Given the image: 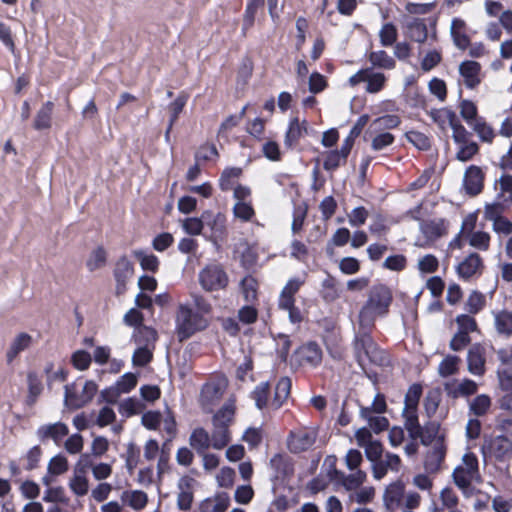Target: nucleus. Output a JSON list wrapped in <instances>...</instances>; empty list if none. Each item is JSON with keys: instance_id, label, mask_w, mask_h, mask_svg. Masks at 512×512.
<instances>
[{"instance_id": "cd10ccee", "label": "nucleus", "mask_w": 512, "mask_h": 512, "mask_svg": "<svg viewBox=\"0 0 512 512\" xmlns=\"http://www.w3.org/2000/svg\"><path fill=\"white\" fill-rule=\"evenodd\" d=\"M368 61L374 68L392 70L396 67L395 59L384 50L370 52L368 54Z\"/></svg>"}, {"instance_id": "a211bd4d", "label": "nucleus", "mask_w": 512, "mask_h": 512, "mask_svg": "<svg viewBox=\"0 0 512 512\" xmlns=\"http://www.w3.org/2000/svg\"><path fill=\"white\" fill-rule=\"evenodd\" d=\"M485 351L479 345H473L467 353L468 371L475 376H482L485 373Z\"/></svg>"}, {"instance_id": "09e8293b", "label": "nucleus", "mask_w": 512, "mask_h": 512, "mask_svg": "<svg viewBox=\"0 0 512 512\" xmlns=\"http://www.w3.org/2000/svg\"><path fill=\"white\" fill-rule=\"evenodd\" d=\"M471 127L482 141L487 143L493 141L495 137L494 129L483 118H480Z\"/></svg>"}, {"instance_id": "f257e3e1", "label": "nucleus", "mask_w": 512, "mask_h": 512, "mask_svg": "<svg viewBox=\"0 0 512 512\" xmlns=\"http://www.w3.org/2000/svg\"><path fill=\"white\" fill-rule=\"evenodd\" d=\"M393 302L391 289L382 283L374 284L368 291L367 299L359 311V325L373 328L377 318L388 315Z\"/></svg>"}, {"instance_id": "2f4dec72", "label": "nucleus", "mask_w": 512, "mask_h": 512, "mask_svg": "<svg viewBox=\"0 0 512 512\" xmlns=\"http://www.w3.org/2000/svg\"><path fill=\"white\" fill-rule=\"evenodd\" d=\"M403 416L405 418V428L408 430L410 436L414 439L420 437L422 428L418 421L417 408L404 406Z\"/></svg>"}, {"instance_id": "5701e85b", "label": "nucleus", "mask_w": 512, "mask_h": 512, "mask_svg": "<svg viewBox=\"0 0 512 512\" xmlns=\"http://www.w3.org/2000/svg\"><path fill=\"white\" fill-rule=\"evenodd\" d=\"M407 36L418 43H424L428 38V29L424 20L411 18L405 20Z\"/></svg>"}, {"instance_id": "473e14b6", "label": "nucleus", "mask_w": 512, "mask_h": 512, "mask_svg": "<svg viewBox=\"0 0 512 512\" xmlns=\"http://www.w3.org/2000/svg\"><path fill=\"white\" fill-rule=\"evenodd\" d=\"M491 398L487 394H480L469 401V414L475 417H482L488 413L491 408Z\"/></svg>"}, {"instance_id": "a18cd8bd", "label": "nucleus", "mask_w": 512, "mask_h": 512, "mask_svg": "<svg viewBox=\"0 0 512 512\" xmlns=\"http://www.w3.org/2000/svg\"><path fill=\"white\" fill-rule=\"evenodd\" d=\"M366 83V91L368 93H378L383 89L386 83V76L381 72H374L369 68Z\"/></svg>"}, {"instance_id": "e433bc0d", "label": "nucleus", "mask_w": 512, "mask_h": 512, "mask_svg": "<svg viewBox=\"0 0 512 512\" xmlns=\"http://www.w3.org/2000/svg\"><path fill=\"white\" fill-rule=\"evenodd\" d=\"M291 385L292 383L290 378L281 377L279 379L275 387V394L272 402V405L275 409L280 408L284 401L288 398L290 395Z\"/></svg>"}, {"instance_id": "a878e982", "label": "nucleus", "mask_w": 512, "mask_h": 512, "mask_svg": "<svg viewBox=\"0 0 512 512\" xmlns=\"http://www.w3.org/2000/svg\"><path fill=\"white\" fill-rule=\"evenodd\" d=\"M446 118H448V125L452 129V137L457 144L465 143L467 141L468 131L460 123L457 115L454 111L441 112Z\"/></svg>"}, {"instance_id": "39448f33", "label": "nucleus", "mask_w": 512, "mask_h": 512, "mask_svg": "<svg viewBox=\"0 0 512 512\" xmlns=\"http://www.w3.org/2000/svg\"><path fill=\"white\" fill-rule=\"evenodd\" d=\"M97 385L94 381L80 380L65 386L64 404L69 409H79L88 404L97 392Z\"/></svg>"}, {"instance_id": "bf43d9fd", "label": "nucleus", "mask_w": 512, "mask_h": 512, "mask_svg": "<svg viewBox=\"0 0 512 512\" xmlns=\"http://www.w3.org/2000/svg\"><path fill=\"white\" fill-rule=\"evenodd\" d=\"M106 251L103 247L94 249L87 260V267L90 271H95L103 267L106 263Z\"/></svg>"}, {"instance_id": "6e6d98bb", "label": "nucleus", "mask_w": 512, "mask_h": 512, "mask_svg": "<svg viewBox=\"0 0 512 512\" xmlns=\"http://www.w3.org/2000/svg\"><path fill=\"white\" fill-rule=\"evenodd\" d=\"M460 358L454 355H448L439 364L438 372L442 377L453 375L458 368Z\"/></svg>"}, {"instance_id": "ea45409f", "label": "nucleus", "mask_w": 512, "mask_h": 512, "mask_svg": "<svg viewBox=\"0 0 512 512\" xmlns=\"http://www.w3.org/2000/svg\"><path fill=\"white\" fill-rule=\"evenodd\" d=\"M133 338L137 345L149 347L156 341L157 333L153 328L143 325L135 329Z\"/></svg>"}, {"instance_id": "c9c22d12", "label": "nucleus", "mask_w": 512, "mask_h": 512, "mask_svg": "<svg viewBox=\"0 0 512 512\" xmlns=\"http://www.w3.org/2000/svg\"><path fill=\"white\" fill-rule=\"evenodd\" d=\"M494 325L499 334L512 335V312L502 310L494 313Z\"/></svg>"}, {"instance_id": "8fccbe9b", "label": "nucleus", "mask_w": 512, "mask_h": 512, "mask_svg": "<svg viewBox=\"0 0 512 512\" xmlns=\"http://www.w3.org/2000/svg\"><path fill=\"white\" fill-rule=\"evenodd\" d=\"M188 101V96L184 93L179 94L176 99L171 102L168 106V110L170 113L169 124L173 126L177 121L180 113L183 111L186 103Z\"/></svg>"}, {"instance_id": "58836bf2", "label": "nucleus", "mask_w": 512, "mask_h": 512, "mask_svg": "<svg viewBox=\"0 0 512 512\" xmlns=\"http://www.w3.org/2000/svg\"><path fill=\"white\" fill-rule=\"evenodd\" d=\"M224 388L225 385L222 382L206 383L201 390L202 400L213 404L222 397Z\"/></svg>"}, {"instance_id": "603ef678", "label": "nucleus", "mask_w": 512, "mask_h": 512, "mask_svg": "<svg viewBox=\"0 0 512 512\" xmlns=\"http://www.w3.org/2000/svg\"><path fill=\"white\" fill-rule=\"evenodd\" d=\"M135 257L139 260L143 270L156 272L159 267V259L154 254H148L144 251H135Z\"/></svg>"}, {"instance_id": "c756f323", "label": "nucleus", "mask_w": 512, "mask_h": 512, "mask_svg": "<svg viewBox=\"0 0 512 512\" xmlns=\"http://www.w3.org/2000/svg\"><path fill=\"white\" fill-rule=\"evenodd\" d=\"M32 342V337L28 333H20L18 334L14 340L12 341L6 357L8 362H12L20 352L29 348Z\"/></svg>"}, {"instance_id": "0e129e2a", "label": "nucleus", "mask_w": 512, "mask_h": 512, "mask_svg": "<svg viewBox=\"0 0 512 512\" xmlns=\"http://www.w3.org/2000/svg\"><path fill=\"white\" fill-rule=\"evenodd\" d=\"M141 409V403L135 398H127L119 404V413L126 417L138 414Z\"/></svg>"}, {"instance_id": "72a5a7b5", "label": "nucleus", "mask_w": 512, "mask_h": 512, "mask_svg": "<svg viewBox=\"0 0 512 512\" xmlns=\"http://www.w3.org/2000/svg\"><path fill=\"white\" fill-rule=\"evenodd\" d=\"M54 109V104L51 101H47L42 105L39 111L36 114L34 120V128L36 130H44L51 127V118L52 112Z\"/></svg>"}, {"instance_id": "13d9d810", "label": "nucleus", "mask_w": 512, "mask_h": 512, "mask_svg": "<svg viewBox=\"0 0 512 512\" xmlns=\"http://www.w3.org/2000/svg\"><path fill=\"white\" fill-rule=\"evenodd\" d=\"M405 136L406 139L419 150H427L430 148V140L422 132L411 130L406 132Z\"/></svg>"}, {"instance_id": "864d4df0", "label": "nucleus", "mask_w": 512, "mask_h": 512, "mask_svg": "<svg viewBox=\"0 0 512 512\" xmlns=\"http://www.w3.org/2000/svg\"><path fill=\"white\" fill-rule=\"evenodd\" d=\"M397 29L392 23H385L379 31L380 43L384 47L392 46L397 40Z\"/></svg>"}, {"instance_id": "37998d69", "label": "nucleus", "mask_w": 512, "mask_h": 512, "mask_svg": "<svg viewBox=\"0 0 512 512\" xmlns=\"http://www.w3.org/2000/svg\"><path fill=\"white\" fill-rule=\"evenodd\" d=\"M459 109L461 117L469 126H472L481 118L478 117V110L476 104L470 100H462L459 104Z\"/></svg>"}, {"instance_id": "0eeeda50", "label": "nucleus", "mask_w": 512, "mask_h": 512, "mask_svg": "<svg viewBox=\"0 0 512 512\" xmlns=\"http://www.w3.org/2000/svg\"><path fill=\"white\" fill-rule=\"evenodd\" d=\"M452 476L455 485L466 493L473 481L480 480L477 456L471 452L464 454L462 463L454 469Z\"/></svg>"}, {"instance_id": "c85d7f7f", "label": "nucleus", "mask_w": 512, "mask_h": 512, "mask_svg": "<svg viewBox=\"0 0 512 512\" xmlns=\"http://www.w3.org/2000/svg\"><path fill=\"white\" fill-rule=\"evenodd\" d=\"M121 500L134 510H142L147 505L148 497L141 490H126L122 492Z\"/></svg>"}, {"instance_id": "20e7f679", "label": "nucleus", "mask_w": 512, "mask_h": 512, "mask_svg": "<svg viewBox=\"0 0 512 512\" xmlns=\"http://www.w3.org/2000/svg\"><path fill=\"white\" fill-rule=\"evenodd\" d=\"M372 328H363L359 325V331L355 335L354 350L359 364L369 361L376 364H383L384 355L373 341L370 330Z\"/></svg>"}, {"instance_id": "4be33fe9", "label": "nucleus", "mask_w": 512, "mask_h": 512, "mask_svg": "<svg viewBox=\"0 0 512 512\" xmlns=\"http://www.w3.org/2000/svg\"><path fill=\"white\" fill-rule=\"evenodd\" d=\"M307 128L305 120L300 121L297 117L292 118L285 134L284 145L287 148H292L307 133Z\"/></svg>"}, {"instance_id": "6ab92c4d", "label": "nucleus", "mask_w": 512, "mask_h": 512, "mask_svg": "<svg viewBox=\"0 0 512 512\" xmlns=\"http://www.w3.org/2000/svg\"><path fill=\"white\" fill-rule=\"evenodd\" d=\"M204 220V226H207L211 230L210 239L213 242H217L218 238H221L225 233V216L221 213L214 214L211 211H205L202 213Z\"/></svg>"}, {"instance_id": "774afa93", "label": "nucleus", "mask_w": 512, "mask_h": 512, "mask_svg": "<svg viewBox=\"0 0 512 512\" xmlns=\"http://www.w3.org/2000/svg\"><path fill=\"white\" fill-rule=\"evenodd\" d=\"M71 361L76 369L83 371L89 368L92 358L87 351L77 350L73 353Z\"/></svg>"}, {"instance_id": "4d7b16f0", "label": "nucleus", "mask_w": 512, "mask_h": 512, "mask_svg": "<svg viewBox=\"0 0 512 512\" xmlns=\"http://www.w3.org/2000/svg\"><path fill=\"white\" fill-rule=\"evenodd\" d=\"M219 154L217 148L213 144H205L199 147L195 153V161L200 164L205 161H215Z\"/></svg>"}, {"instance_id": "9d476101", "label": "nucleus", "mask_w": 512, "mask_h": 512, "mask_svg": "<svg viewBox=\"0 0 512 512\" xmlns=\"http://www.w3.org/2000/svg\"><path fill=\"white\" fill-rule=\"evenodd\" d=\"M475 222V216L469 215L462 223L461 232L463 234L469 232L468 241L470 246L481 251H486L489 249L490 246V235L484 231L473 232Z\"/></svg>"}, {"instance_id": "bb28decb", "label": "nucleus", "mask_w": 512, "mask_h": 512, "mask_svg": "<svg viewBox=\"0 0 512 512\" xmlns=\"http://www.w3.org/2000/svg\"><path fill=\"white\" fill-rule=\"evenodd\" d=\"M189 443L198 454H203L211 446L210 435L204 428H196L190 435Z\"/></svg>"}, {"instance_id": "6e6552de", "label": "nucleus", "mask_w": 512, "mask_h": 512, "mask_svg": "<svg viewBox=\"0 0 512 512\" xmlns=\"http://www.w3.org/2000/svg\"><path fill=\"white\" fill-rule=\"evenodd\" d=\"M199 283L206 291H217L227 286L228 276L220 265L210 264L199 272Z\"/></svg>"}, {"instance_id": "2eb2a0df", "label": "nucleus", "mask_w": 512, "mask_h": 512, "mask_svg": "<svg viewBox=\"0 0 512 512\" xmlns=\"http://www.w3.org/2000/svg\"><path fill=\"white\" fill-rule=\"evenodd\" d=\"M419 228L426 242H433L447 233V224L443 218L423 220Z\"/></svg>"}, {"instance_id": "680f3d73", "label": "nucleus", "mask_w": 512, "mask_h": 512, "mask_svg": "<svg viewBox=\"0 0 512 512\" xmlns=\"http://www.w3.org/2000/svg\"><path fill=\"white\" fill-rule=\"evenodd\" d=\"M234 216L242 221H250L255 212L250 203L237 201L233 207Z\"/></svg>"}, {"instance_id": "ddd939ff", "label": "nucleus", "mask_w": 512, "mask_h": 512, "mask_svg": "<svg viewBox=\"0 0 512 512\" xmlns=\"http://www.w3.org/2000/svg\"><path fill=\"white\" fill-rule=\"evenodd\" d=\"M68 433V426L62 422L41 425L36 431V435L41 442L51 439L56 445H59Z\"/></svg>"}, {"instance_id": "3c124183", "label": "nucleus", "mask_w": 512, "mask_h": 512, "mask_svg": "<svg viewBox=\"0 0 512 512\" xmlns=\"http://www.w3.org/2000/svg\"><path fill=\"white\" fill-rule=\"evenodd\" d=\"M347 157L339 150L329 151L324 159L323 168L326 171H334L346 162Z\"/></svg>"}, {"instance_id": "c03bdc74", "label": "nucleus", "mask_w": 512, "mask_h": 512, "mask_svg": "<svg viewBox=\"0 0 512 512\" xmlns=\"http://www.w3.org/2000/svg\"><path fill=\"white\" fill-rule=\"evenodd\" d=\"M28 397L27 401L33 405L43 390L42 382L35 372H29L27 375Z\"/></svg>"}, {"instance_id": "052dcab7", "label": "nucleus", "mask_w": 512, "mask_h": 512, "mask_svg": "<svg viewBox=\"0 0 512 512\" xmlns=\"http://www.w3.org/2000/svg\"><path fill=\"white\" fill-rule=\"evenodd\" d=\"M43 501L47 503H68L63 487H49L44 493Z\"/></svg>"}, {"instance_id": "f704fd0d", "label": "nucleus", "mask_w": 512, "mask_h": 512, "mask_svg": "<svg viewBox=\"0 0 512 512\" xmlns=\"http://www.w3.org/2000/svg\"><path fill=\"white\" fill-rule=\"evenodd\" d=\"M70 490L78 497L85 496L89 491V481L85 473L73 471V475L69 480Z\"/></svg>"}, {"instance_id": "423d86ee", "label": "nucleus", "mask_w": 512, "mask_h": 512, "mask_svg": "<svg viewBox=\"0 0 512 512\" xmlns=\"http://www.w3.org/2000/svg\"><path fill=\"white\" fill-rule=\"evenodd\" d=\"M481 453L485 460L507 461L512 457V440L504 435H486Z\"/></svg>"}, {"instance_id": "79ce46f5", "label": "nucleus", "mask_w": 512, "mask_h": 512, "mask_svg": "<svg viewBox=\"0 0 512 512\" xmlns=\"http://www.w3.org/2000/svg\"><path fill=\"white\" fill-rule=\"evenodd\" d=\"M242 174L239 167H227L221 173L219 178V186L222 191H229L233 188L234 182Z\"/></svg>"}, {"instance_id": "f03ea898", "label": "nucleus", "mask_w": 512, "mask_h": 512, "mask_svg": "<svg viewBox=\"0 0 512 512\" xmlns=\"http://www.w3.org/2000/svg\"><path fill=\"white\" fill-rule=\"evenodd\" d=\"M207 327V320L186 304H180L176 315V332L180 341Z\"/></svg>"}, {"instance_id": "4468645a", "label": "nucleus", "mask_w": 512, "mask_h": 512, "mask_svg": "<svg viewBox=\"0 0 512 512\" xmlns=\"http://www.w3.org/2000/svg\"><path fill=\"white\" fill-rule=\"evenodd\" d=\"M459 74L468 89H475L481 83V65L472 60H466L459 65Z\"/></svg>"}, {"instance_id": "69168bd1", "label": "nucleus", "mask_w": 512, "mask_h": 512, "mask_svg": "<svg viewBox=\"0 0 512 512\" xmlns=\"http://www.w3.org/2000/svg\"><path fill=\"white\" fill-rule=\"evenodd\" d=\"M47 469L51 475H61L68 470V461L64 456L56 455L49 461Z\"/></svg>"}, {"instance_id": "a19ab883", "label": "nucleus", "mask_w": 512, "mask_h": 512, "mask_svg": "<svg viewBox=\"0 0 512 512\" xmlns=\"http://www.w3.org/2000/svg\"><path fill=\"white\" fill-rule=\"evenodd\" d=\"M264 5V0H248L243 16L242 32H246L253 26L258 8Z\"/></svg>"}, {"instance_id": "7ed1b4c3", "label": "nucleus", "mask_w": 512, "mask_h": 512, "mask_svg": "<svg viewBox=\"0 0 512 512\" xmlns=\"http://www.w3.org/2000/svg\"><path fill=\"white\" fill-rule=\"evenodd\" d=\"M234 416L233 403H226L213 417V430L210 436L211 446L221 450L230 442L229 425Z\"/></svg>"}, {"instance_id": "7c9ffc66", "label": "nucleus", "mask_w": 512, "mask_h": 512, "mask_svg": "<svg viewBox=\"0 0 512 512\" xmlns=\"http://www.w3.org/2000/svg\"><path fill=\"white\" fill-rule=\"evenodd\" d=\"M299 353L305 363L314 367L319 365L322 360V351L315 342H309L303 345Z\"/></svg>"}, {"instance_id": "393cba45", "label": "nucleus", "mask_w": 512, "mask_h": 512, "mask_svg": "<svg viewBox=\"0 0 512 512\" xmlns=\"http://www.w3.org/2000/svg\"><path fill=\"white\" fill-rule=\"evenodd\" d=\"M336 476H337V481L347 491H353V490L359 489L367 478L366 473L362 470L352 471V473H350L348 475L343 472L336 471Z\"/></svg>"}, {"instance_id": "dca6fc26", "label": "nucleus", "mask_w": 512, "mask_h": 512, "mask_svg": "<svg viewBox=\"0 0 512 512\" xmlns=\"http://www.w3.org/2000/svg\"><path fill=\"white\" fill-rule=\"evenodd\" d=\"M372 466V474L376 480L384 478L389 470L398 472L401 466L400 457L393 453H386L385 458L377 460Z\"/></svg>"}, {"instance_id": "49530a36", "label": "nucleus", "mask_w": 512, "mask_h": 512, "mask_svg": "<svg viewBox=\"0 0 512 512\" xmlns=\"http://www.w3.org/2000/svg\"><path fill=\"white\" fill-rule=\"evenodd\" d=\"M270 385L267 381L259 383L252 392V398L258 409L262 410L268 404Z\"/></svg>"}, {"instance_id": "f8f14e48", "label": "nucleus", "mask_w": 512, "mask_h": 512, "mask_svg": "<svg viewBox=\"0 0 512 512\" xmlns=\"http://www.w3.org/2000/svg\"><path fill=\"white\" fill-rule=\"evenodd\" d=\"M316 440V433L312 430H299L291 432L287 445L292 453H300L313 446Z\"/></svg>"}, {"instance_id": "4c0bfd02", "label": "nucleus", "mask_w": 512, "mask_h": 512, "mask_svg": "<svg viewBox=\"0 0 512 512\" xmlns=\"http://www.w3.org/2000/svg\"><path fill=\"white\" fill-rule=\"evenodd\" d=\"M360 415L362 418L366 419L369 423V427L375 433H380L386 430L389 426V421L384 416H373L371 414V408L362 407L360 410Z\"/></svg>"}, {"instance_id": "412c9836", "label": "nucleus", "mask_w": 512, "mask_h": 512, "mask_svg": "<svg viewBox=\"0 0 512 512\" xmlns=\"http://www.w3.org/2000/svg\"><path fill=\"white\" fill-rule=\"evenodd\" d=\"M445 458V448L442 442L437 441L432 449L427 453L424 461L426 472L435 474L440 470L441 464Z\"/></svg>"}, {"instance_id": "1a4fd4ad", "label": "nucleus", "mask_w": 512, "mask_h": 512, "mask_svg": "<svg viewBox=\"0 0 512 512\" xmlns=\"http://www.w3.org/2000/svg\"><path fill=\"white\" fill-rule=\"evenodd\" d=\"M484 263L481 256L475 252L464 257L456 266V273L461 280L469 281L481 276Z\"/></svg>"}, {"instance_id": "338daca9", "label": "nucleus", "mask_w": 512, "mask_h": 512, "mask_svg": "<svg viewBox=\"0 0 512 512\" xmlns=\"http://www.w3.org/2000/svg\"><path fill=\"white\" fill-rule=\"evenodd\" d=\"M459 145L460 147L456 154V158L461 162L469 161L478 152V145L473 141H468Z\"/></svg>"}, {"instance_id": "b1692460", "label": "nucleus", "mask_w": 512, "mask_h": 512, "mask_svg": "<svg viewBox=\"0 0 512 512\" xmlns=\"http://www.w3.org/2000/svg\"><path fill=\"white\" fill-rule=\"evenodd\" d=\"M466 24L460 18H454L451 21L450 34L453 39L454 45L460 49L465 50L470 45V39L466 34Z\"/></svg>"}, {"instance_id": "aec40b11", "label": "nucleus", "mask_w": 512, "mask_h": 512, "mask_svg": "<svg viewBox=\"0 0 512 512\" xmlns=\"http://www.w3.org/2000/svg\"><path fill=\"white\" fill-rule=\"evenodd\" d=\"M463 186L469 195L474 196L481 192L483 188V173L479 167L472 165L466 170Z\"/></svg>"}, {"instance_id": "5fc2aeb1", "label": "nucleus", "mask_w": 512, "mask_h": 512, "mask_svg": "<svg viewBox=\"0 0 512 512\" xmlns=\"http://www.w3.org/2000/svg\"><path fill=\"white\" fill-rule=\"evenodd\" d=\"M485 305V296L478 291H472L465 303V309L470 314H477Z\"/></svg>"}, {"instance_id": "f3484780", "label": "nucleus", "mask_w": 512, "mask_h": 512, "mask_svg": "<svg viewBox=\"0 0 512 512\" xmlns=\"http://www.w3.org/2000/svg\"><path fill=\"white\" fill-rule=\"evenodd\" d=\"M133 274L134 268L132 262L126 257L120 258L114 269L116 291L118 294H121L126 290V284L132 278Z\"/></svg>"}, {"instance_id": "de8ad7c7", "label": "nucleus", "mask_w": 512, "mask_h": 512, "mask_svg": "<svg viewBox=\"0 0 512 512\" xmlns=\"http://www.w3.org/2000/svg\"><path fill=\"white\" fill-rule=\"evenodd\" d=\"M241 290L246 302L252 303L257 299V281L252 276H246L242 279Z\"/></svg>"}, {"instance_id": "e2e57ef3", "label": "nucleus", "mask_w": 512, "mask_h": 512, "mask_svg": "<svg viewBox=\"0 0 512 512\" xmlns=\"http://www.w3.org/2000/svg\"><path fill=\"white\" fill-rule=\"evenodd\" d=\"M495 429L500 435L512 436V415L500 413L495 418Z\"/></svg>"}, {"instance_id": "9b49d317", "label": "nucleus", "mask_w": 512, "mask_h": 512, "mask_svg": "<svg viewBox=\"0 0 512 512\" xmlns=\"http://www.w3.org/2000/svg\"><path fill=\"white\" fill-rule=\"evenodd\" d=\"M404 493L405 485L401 480L394 481L385 488L383 503L388 512H396L403 506Z\"/></svg>"}]
</instances>
